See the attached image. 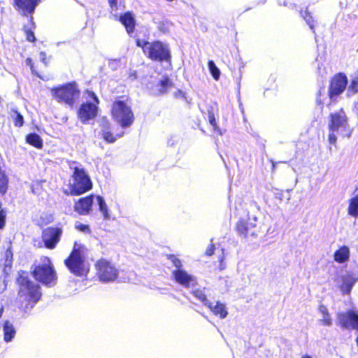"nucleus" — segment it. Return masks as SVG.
I'll use <instances>...</instances> for the list:
<instances>
[{
    "mask_svg": "<svg viewBox=\"0 0 358 358\" xmlns=\"http://www.w3.org/2000/svg\"><path fill=\"white\" fill-rule=\"evenodd\" d=\"M29 21L31 24L30 28L24 27L22 29L24 33L26 40L31 43H35L36 41V38L35 36L34 29L36 28V24L34 22L33 17L31 16Z\"/></svg>",
    "mask_w": 358,
    "mask_h": 358,
    "instance_id": "a878e982",
    "label": "nucleus"
},
{
    "mask_svg": "<svg viewBox=\"0 0 358 358\" xmlns=\"http://www.w3.org/2000/svg\"><path fill=\"white\" fill-rule=\"evenodd\" d=\"M3 307L1 306L0 308V318L1 317L2 315H3Z\"/></svg>",
    "mask_w": 358,
    "mask_h": 358,
    "instance_id": "3c124183",
    "label": "nucleus"
},
{
    "mask_svg": "<svg viewBox=\"0 0 358 358\" xmlns=\"http://www.w3.org/2000/svg\"><path fill=\"white\" fill-rule=\"evenodd\" d=\"M96 199L98 205H99V209L103 214V219H105V220L108 219L109 215H108V206H107L103 198L100 195H97V196H96Z\"/></svg>",
    "mask_w": 358,
    "mask_h": 358,
    "instance_id": "7c9ffc66",
    "label": "nucleus"
},
{
    "mask_svg": "<svg viewBox=\"0 0 358 358\" xmlns=\"http://www.w3.org/2000/svg\"><path fill=\"white\" fill-rule=\"evenodd\" d=\"M300 13L302 17L309 25V27L314 31L315 20L311 13L308 10V8H306L304 10H301Z\"/></svg>",
    "mask_w": 358,
    "mask_h": 358,
    "instance_id": "473e14b6",
    "label": "nucleus"
},
{
    "mask_svg": "<svg viewBox=\"0 0 358 358\" xmlns=\"http://www.w3.org/2000/svg\"><path fill=\"white\" fill-rule=\"evenodd\" d=\"M110 115L122 128L129 127L134 124L135 116L128 95L120 96L112 103Z\"/></svg>",
    "mask_w": 358,
    "mask_h": 358,
    "instance_id": "7ed1b4c3",
    "label": "nucleus"
},
{
    "mask_svg": "<svg viewBox=\"0 0 358 358\" xmlns=\"http://www.w3.org/2000/svg\"><path fill=\"white\" fill-rule=\"evenodd\" d=\"M31 275L38 282L46 287H52L57 282V275L51 259L41 255L36 259L31 268Z\"/></svg>",
    "mask_w": 358,
    "mask_h": 358,
    "instance_id": "f03ea898",
    "label": "nucleus"
},
{
    "mask_svg": "<svg viewBox=\"0 0 358 358\" xmlns=\"http://www.w3.org/2000/svg\"><path fill=\"white\" fill-rule=\"evenodd\" d=\"M348 78L344 73H336L330 80L328 96L330 99L338 96L346 88Z\"/></svg>",
    "mask_w": 358,
    "mask_h": 358,
    "instance_id": "9b49d317",
    "label": "nucleus"
},
{
    "mask_svg": "<svg viewBox=\"0 0 358 358\" xmlns=\"http://www.w3.org/2000/svg\"><path fill=\"white\" fill-rule=\"evenodd\" d=\"M319 310L320 313L323 315V318L320 320L322 324L325 326H330L332 323V320L330 317L329 311L327 308V307L324 305H320L319 306Z\"/></svg>",
    "mask_w": 358,
    "mask_h": 358,
    "instance_id": "2f4dec72",
    "label": "nucleus"
},
{
    "mask_svg": "<svg viewBox=\"0 0 358 358\" xmlns=\"http://www.w3.org/2000/svg\"><path fill=\"white\" fill-rule=\"evenodd\" d=\"M224 259V254L222 255V257H220V266L219 268L220 271H222L225 268V265L223 264V261Z\"/></svg>",
    "mask_w": 358,
    "mask_h": 358,
    "instance_id": "09e8293b",
    "label": "nucleus"
},
{
    "mask_svg": "<svg viewBox=\"0 0 358 358\" xmlns=\"http://www.w3.org/2000/svg\"><path fill=\"white\" fill-rule=\"evenodd\" d=\"M16 282L18 285L17 294L20 298L30 303V308L41 299L42 292L41 286L29 279L27 272L20 271L18 272Z\"/></svg>",
    "mask_w": 358,
    "mask_h": 358,
    "instance_id": "20e7f679",
    "label": "nucleus"
},
{
    "mask_svg": "<svg viewBox=\"0 0 358 358\" xmlns=\"http://www.w3.org/2000/svg\"><path fill=\"white\" fill-rule=\"evenodd\" d=\"M26 142L37 149H41L43 145L42 138L36 133L28 134L26 136Z\"/></svg>",
    "mask_w": 358,
    "mask_h": 358,
    "instance_id": "b1692460",
    "label": "nucleus"
},
{
    "mask_svg": "<svg viewBox=\"0 0 358 358\" xmlns=\"http://www.w3.org/2000/svg\"><path fill=\"white\" fill-rule=\"evenodd\" d=\"M355 342L357 345L358 346V336L356 337Z\"/></svg>",
    "mask_w": 358,
    "mask_h": 358,
    "instance_id": "864d4df0",
    "label": "nucleus"
},
{
    "mask_svg": "<svg viewBox=\"0 0 358 358\" xmlns=\"http://www.w3.org/2000/svg\"><path fill=\"white\" fill-rule=\"evenodd\" d=\"M50 91L52 98L57 103L65 104L71 108L76 107L80 96V90L75 81L53 87Z\"/></svg>",
    "mask_w": 358,
    "mask_h": 358,
    "instance_id": "39448f33",
    "label": "nucleus"
},
{
    "mask_svg": "<svg viewBox=\"0 0 358 358\" xmlns=\"http://www.w3.org/2000/svg\"><path fill=\"white\" fill-rule=\"evenodd\" d=\"M173 96L174 98L176 99H184L185 101H187V96H186V94L185 92H184L183 91H182L181 90H177L174 94H173Z\"/></svg>",
    "mask_w": 358,
    "mask_h": 358,
    "instance_id": "c03bdc74",
    "label": "nucleus"
},
{
    "mask_svg": "<svg viewBox=\"0 0 358 358\" xmlns=\"http://www.w3.org/2000/svg\"><path fill=\"white\" fill-rule=\"evenodd\" d=\"M96 275L100 281L109 282L116 280L119 276V270L113 263L106 258H100L94 264Z\"/></svg>",
    "mask_w": 358,
    "mask_h": 358,
    "instance_id": "1a4fd4ad",
    "label": "nucleus"
},
{
    "mask_svg": "<svg viewBox=\"0 0 358 358\" xmlns=\"http://www.w3.org/2000/svg\"><path fill=\"white\" fill-rule=\"evenodd\" d=\"M348 90L352 92V94H356L358 92V75L354 76L350 83Z\"/></svg>",
    "mask_w": 358,
    "mask_h": 358,
    "instance_id": "4c0bfd02",
    "label": "nucleus"
},
{
    "mask_svg": "<svg viewBox=\"0 0 358 358\" xmlns=\"http://www.w3.org/2000/svg\"><path fill=\"white\" fill-rule=\"evenodd\" d=\"M3 340L6 342H10L15 336V330L13 325L8 321L6 320L3 324Z\"/></svg>",
    "mask_w": 358,
    "mask_h": 358,
    "instance_id": "393cba45",
    "label": "nucleus"
},
{
    "mask_svg": "<svg viewBox=\"0 0 358 358\" xmlns=\"http://www.w3.org/2000/svg\"><path fill=\"white\" fill-rule=\"evenodd\" d=\"M334 133V132H331L329 134L328 140H329V143L333 144V145H336V141H337V138H336V136H335V134Z\"/></svg>",
    "mask_w": 358,
    "mask_h": 358,
    "instance_id": "49530a36",
    "label": "nucleus"
},
{
    "mask_svg": "<svg viewBox=\"0 0 358 358\" xmlns=\"http://www.w3.org/2000/svg\"><path fill=\"white\" fill-rule=\"evenodd\" d=\"M173 280L179 285L188 288L197 285L196 278L189 274L185 269H175L172 271Z\"/></svg>",
    "mask_w": 358,
    "mask_h": 358,
    "instance_id": "2eb2a0df",
    "label": "nucleus"
},
{
    "mask_svg": "<svg viewBox=\"0 0 358 358\" xmlns=\"http://www.w3.org/2000/svg\"><path fill=\"white\" fill-rule=\"evenodd\" d=\"M41 186L39 184H36L35 186L33 185L31 187V191L34 194L38 193V189L41 188Z\"/></svg>",
    "mask_w": 358,
    "mask_h": 358,
    "instance_id": "8fccbe9b",
    "label": "nucleus"
},
{
    "mask_svg": "<svg viewBox=\"0 0 358 358\" xmlns=\"http://www.w3.org/2000/svg\"><path fill=\"white\" fill-rule=\"evenodd\" d=\"M9 178L0 166V195L4 196L8 189Z\"/></svg>",
    "mask_w": 358,
    "mask_h": 358,
    "instance_id": "bb28decb",
    "label": "nucleus"
},
{
    "mask_svg": "<svg viewBox=\"0 0 358 358\" xmlns=\"http://www.w3.org/2000/svg\"><path fill=\"white\" fill-rule=\"evenodd\" d=\"M6 210L2 207V203L0 201V229H4L6 224Z\"/></svg>",
    "mask_w": 358,
    "mask_h": 358,
    "instance_id": "e433bc0d",
    "label": "nucleus"
},
{
    "mask_svg": "<svg viewBox=\"0 0 358 358\" xmlns=\"http://www.w3.org/2000/svg\"><path fill=\"white\" fill-rule=\"evenodd\" d=\"M94 195L91 194L78 199L73 205V210L80 215H87L92 210Z\"/></svg>",
    "mask_w": 358,
    "mask_h": 358,
    "instance_id": "dca6fc26",
    "label": "nucleus"
},
{
    "mask_svg": "<svg viewBox=\"0 0 358 358\" xmlns=\"http://www.w3.org/2000/svg\"><path fill=\"white\" fill-rule=\"evenodd\" d=\"M349 257L350 250L346 245L340 247L334 254V259L338 263H344L349 259Z\"/></svg>",
    "mask_w": 358,
    "mask_h": 358,
    "instance_id": "5701e85b",
    "label": "nucleus"
},
{
    "mask_svg": "<svg viewBox=\"0 0 358 358\" xmlns=\"http://www.w3.org/2000/svg\"><path fill=\"white\" fill-rule=\"evenodd\" d=\"M40 58H41V60L44 63V64L45 66L48 65V61H47V57H46V54L45 52H40Z\"/></svg>",
    "mask_w": 358,
    "mask_h": 358,
    "instance_id": "de8ad7c7",
    "label": "nucleus"
},
{
    "mask_svg": "<svg viewBox=\"0 0 358 358\" xmlns=\"http://www.w3.org/2000/svg\"><path fill=\"white\" fill-rule=\"evenodd\" d=\"M13 250L11 247L8 248L4 254V269L6 270V268H8L9 269L11 268L12 263H13Z\"/></svg>",
    "mask_w": 358,
    "mask_h": 358,
    "instance_id": "72a5a7b5",
    "label": "nucleus"
},
{
    "mask_svg": "<svg viewBox=\"0 0 358 358\" xmlns=\"http://www.w3.org/2000/svg\"><path fill=\"white\" fill-rule=\"evenodd\" d=\"M75 228L78 231L86 234H90L92 232L90 227L88 224H85L81 222H76L75 224Z\"/></svg>",
    "mask_w": 358,
    "mask_h": 358,
    "instance_id": "ea45409f",
    "label": "nucleus"
},
{
    "mask_svg": "<svg viewBox=\"0 0 358 358\" xmlns=\"http://www.w3.org/2000/svg\"><path fill=\"white\" fill-rule=\"evenodd\" d=\"M72 182L69 185V194L79 196L90 191L93 187L92 181L84 169L75 166L71 175Z\"/></svg>",
    "mask_w": 358,
    "mask_h": 358,
    "instance_id": "0eeeda50",
    "label": "nucleus"
},
{
    "mask_svg": "<svg viewBox=\"0 0 358 358\" xmlns=\"http://www.w3.org/2000/svg\"><path fill=\"white\" fill-rule=\"evenodd\" d=\"M39 0H13V6L15 10L22 16L32 15Z\"/></svg>",
    "mask_w": 358,
    "mask_h": 358,
    "instance_id": "4468645a",
    "label": "nucleus"
},
{
    "mask_svg": "<svg viewBox=\"0 0 358 358\" xmlns=\"http://www.w3.org/2000/svg\"><path fill=\"white\" fill-rule=\"evenodd\" d=\"M84 94H87L92 101L83 102L80 105L77 110V117L83 124H87L97 116L100 101L93 91L86 90Z\"/></svg>",
    "mask_w": 358,
    "mask_h": 358,
    "instance_id": "6e6552de",
    "label": "nucleus"
},
{
    "mask_svg": "<svg viewBox=\"0 0 358 358\" xmlns=\"http://www.w3.org/2000/svg\"><path fill=\"white\" fill-rule=\"evenodd\" d=\"M52 222V220H48V221L47 222H45V224H48V223H50V222Z\"/></svg>",
    "mask_w": 358,
    "mask_h": 358,
    "instance_id": "6e6d98bb",
    "label": "nucleus"
},
{
    "mask_svg": "<svg viewBox=\"0 0 358 358\" xmlns=\"http://www.w3.org/2000/svg\"><path fill=\"white\" fill-rule=\"evenodd\" d=\"M166 257L172 262L173 265L176 268V269L182 268V262L175 255L169 254L166 255Z\"/></svg>",
    "mask_w": 358,
    "mask_h": 358,
    "instance_id": "c9c22d12",
    "label": "nucleus"
},
{
    "mask_svg": "<svg viewBox=\"0 0 358 358\" xmlns=\"http://www.w3.org/2000/svg\"><path fill=\"white\" fill-rule=\"evenodd\" d=\"M256 224L250 222L248 220L241 219L236 223V231L238 234L244 238L248 236H257V231Z\"/></svg>",
    "mask_w": 358,
    "mask_h": 358,
    "instance_id": "f3484780",
    "label": "nucleus"
},
{
    "mask_svg": "<svg viewBox=\"0 0 358 358\" xmlns=\"http://www.w3.org/2000/svg\"><path fill=\"white\" fill-rule=\"evenodd\" d=\"M301 358H313V357L308 355H304L301 357Z\"/></svg>",
    "mask_w": 358,
    "mask_h": 358,
    "instance_id": "603ef678",
    "label": "nucleus"
},
{
    "mask_svg": "<svg viewBox=\"0 0 358 358\" xmlns=\"http://www.w3.org/2000/svg\"><path fill=\"white\" fill-rule=\"evenodd\" d=\"M120 22L124 27L128 34L131 35L134 32L136 27V20L134 14L130 11H127L122 14L119 17Z\"/></svg>",
    "mask_w": 358,
    "mask_h": 358,
    "instance_id": "a211bd4d",
    "label": "nucleus"
},
{
    "mask_svg": "<svg viewBox=\"0 0 358 358\" xmlns=\"http://www.w3.org/2000/svg\"><path fill=\"white\" fill-rule=\"evenodd\" d=\"M148 39V36L147 39H135L136 45L141 48L144 55L155 62L171 64L172 56L169 45L159 40L150 42Z\"/></svg>",
    "mask_w": 358,
    "mask_h": 358,
    "instance_id": "f257e3e1",
    "label": "nucleus"
},
{
    "mask_svg": "<svg viewBox=\"0 0 358 358\" xmlns=\"http://www.w3.org/2000/svg\"><path fill=\"white\" fill-rule=\"evenodd\" d=\"M26 64L30 67L32 73H34L38 77H40V75L38 74L37 70L34 67V64L31 58L28 57L26 59Z\"/></svg>",
    "mask_w": 358,
    "mask_h": 358,
    "instance_id": "79ce46f5",
    "label": "nucleus"
},
{
    "mask_svg": "<svg viewBox=\"0 0 358 358\" xmlns=\"http://www.w3.org/2000/svg\"><path fill=\"white\" fill-rule=\"evenodd\" d=\"M191 294L206 306H207V305L210 302L208 300L207 296L204 291V288L203 289L197 288V289H193L191 292Z\"/></svg>",
    "mask_w": 358,
    "mask_h": 358,
    "instance_id": "c756f323",
    "label": "nucleus"
},
{
    "mask_svg": "<svg viewBox=\"0 0 358 358\" xmlns=\"http://www.w3.org/2000/svg\"><path fill=\"white\" fill-rule=\"evenodd\" d=\"M123 134H124V133L122 132V133H121V134H117V136H118V137H121V136H123Z\"/></svg>",
    "mask_w": 358,
    "mask_h": 358,
    "instance_id": "5fc2aeb1",
    "label": "nucleus"
},
{
    "mask_svg": "<svg viewBox=\"0 0 358 358\" xmlns=\"http://www.w3.org/2000/svg\"><path fill=\"white\" fill-rule=\"evenodd\" d=\"M157 85L159 87L157 92V95L166 94L169 90L174 86L173 83L168 76H164L158 82Z\"/></svg>",
    "mask_w": 358,
    "mask_h": 358,
    "instance_id": "4be33fe9",
    "label": "nucleus"
},
{
    "mask_svg": "<svg viewBox=\"0 0 358 358\" xmlns=\"http://www.w3.org/2000/svg\"><path fill=\"white\" fill-rule=\"evenodd\" d=\"M207 307L212 311V313L220 319H224L227 317L228 312L225 305L222 303L217 301L215 305L211 302L207 305Z\"/></svg>",
    "mask_w": 358,
    "mask_h": 358,
    "instance_id": "412c9836",
    "label": "nucleus"
},
{
    "mask_svg": "<svg viewBox=\"0 0 358 358\" xmlns=\"http://www.w3.org/2000/svg\"><path fill=\"white\" fill-rule=\"evenodd\" d=\"M208 117L210 124L212 125L214 130H216L218 128V126L217 124L215 115L212 107H210V108L208 110Z\"/></svg>",
    "mask_w": 358,
    "mask_h": 358,
    "instance_id": "58836bf2",
    "label": "nucleus"
},
{
    "mask_svg": "<svg viewBox=\"0 0 358 358\" xmlns=\"http://www.w3.org/2000/svg\"><path fill=\"white\" fill-rule=\"evenodd\" d=\"M63 229L59 226H50L41 231V240L45 248L55 249L61 241Z\"/></svg>",
    "mask_w": 358,
    "mask_h": 358,
    "instance_id": "9d476101",
    "label": "nucleus"
},
{
    "mask_svg": "<svg viewBox=\"0 0 358 358\" xmlns=\"http://www.w3.org/2000/svg\"><path fill=\"white\" fill-rule=\"evenodd\" d=\"M215 245L214 243H210L208 245L206 251H205V255L206 256H212L215 253Z\"/></svg>",
    "mask_w": 358,
    "mask_h": 358,
    "instance_id": "37998d69",
    "label": "nucleus"
},
{
    "mask_svg": "<svg viewBox=\"0 0 358 358\" xmlns=\"http://www.w3.org/2000/svg\"><path fill=\"white\" fill-rule=\"evenodd\" d=\"M348 213L352 217H358V194L349 200Z\"/></svg>",
    "mask_w": 358,
    "mask_h": 358,
    "instance_id": "c85d7f7f",
    "label": "nucleus"
},
{
    "mask_svg": "<svg viewBox=\"0 0 358 358\" xmlns=\"http://www.w3.org/2000/svg\"><path fill=\"white\" fill-rule=\"evenodd\" d=\"M84 249L83 245L74 242L72 250L64 262L69 271L76 276L85 275L89 271L85 264Z\"/></svg>",
    "mask_w": 358,
    "mask_h": 358,
    "instance_id": "423d86ee",
    "label": "nucleus"
},
{
    "mask_svg": "<svg viewBox=\"0 0 358 358\" xmlns=\"http://www.w3.org/2000/svg\"><path fill=\"white\" fill-rule=\"evenodd\" d=\"M27 305H30L31 306V304L28 303H27ZM26 308H28V306H26Z\"/></svg>",
    "mask_w": 358,
    "mask_h": 358,
    "instance_id": "4d7b16f0",
    "label": "nucleus"
},
{
    "mask_svg": "<svg viewBox=\"0 0 358 358\" xmlns=\"http://www.w3.org/2000/svg\"><path fill=\"white\" fill-rule=\"evenodd\" d=\"M158 29L163 32L166 33L169 31V25L168 21H160L158 22L157 25Z\"/></svg>",
    "mask_w": 358,
    "mask_h": 358,
    "instance_id": "a19ab883",
    "label": "nucleus"
},
{
    "mask_svg": "<svg viewBox=\"0 0 358 358\" xmlns=\"http://www.w3.org/2000/svg\"><path fill=\"white\" fill-rule=\"evenodd\" d=\"M111 12H116L118 10V0H108Z\"/></svg>",
    "mask_w": 358,
    "mask_h": 358,
    "instance_id": "a18cd8bd",
    "label": "nucleus"
},
{
    "mask_svg": "<svg viewBox=\"0 0 358 358\" xmlns=\"http://www.w3.org/2000/svg\"><path fill=\"white\" fill-rule=\"evenodd\" d=\"M101 137L103 139L108 143H113L116 141L117 136H115L111 131L110 123L108 120L103 121L101 124Z\"/></svg>",
    "mask_w": 358,
    "mask_h": 358,
    "instance_id": "6ab92c4d",
    "label": "nucleus"
},
{
    "mask_svg": "<svg viewBox=\"0 0 358 358\" xmlns=\"http://www.w3.org/2000/svg\"><path fill=\"white\" fill-rule=\"evenodd\" d=\"M2 229H0V230H1Z\"/></svg>",
    "mask_w": 358,
    "mask_h": 358,
    "instance_id": "13d9d810",
    "label": "nucleus"
},
{
    "mask_svg": "<svg viewBox=\"0 0 358 358\" xmlns=\"http://www.w3.org/2000/svg\"><path fill=\"white\" fill-rule=\"evenodd\" d=\"M337 324L342 329L358 330V314L352 310L338 313Z\"/></svg>",
    "mask_w": 358,
    "mask_h": 358,
    "instance_id": "f8f14e48",
    "label": "nucleus"
},
{
    "mask_svg": "<svg viewBox=\"0 0 358 358\" xmlns=\"http://www.w3.org/2000/svg\"><path fill=\"white\" fill-rule=\"evenodd\" d=\"M347 126L348 117L343 108H341L338 111L329 115L328 128L331 132L337 131L341 128L345 129Z\"/></svg>",
    "mask_w": 358,
    "mask_h": 358,
    "instance_id": "ddd939ff",
    "label": "nucleus"
},
{
    "mask_svg": "<svg viewBox=\"0 0 358 358\" xmlns=\"http://www.w3.org/2000/svg\"><path fill=\"white\" fill-rule=\"evenodd\" d=\"M209 71L211 73V76L215 80H218L220 77V69L217 67L213 61L210 60L208 62Z\"/></svg>",
    "mask_w": 358,
    "mask_h": 358,
    "instance_id": "f704fd0d",
    "label": "nucleus"
},
{
    "mask_svg": "<svg viewBox=\"0 0 358 358\" xmlns=\"http://www.w3.org/2000/svg\"><path fill=\"white\" fill-rule=\"evenodd\" d=\"M10 117L13 120V124L16 127H22L24 124L23 115L18 111L16 108H13L9 113Z\"/></svg>",
    "mask_w": 358,
    "mask_h": 358,
    "instance_id": "cd10ccee",
    "label": "nucleus"
},
{
    "mask_svg": "<svg viewBox=\"0 0 358 358\" xmlns=\"http://www.w3.org/2000/svg\"><path fill=\"white\" fill-rule=\"evenodd\" d=\"M357 280L352 274H346L342 276V283L340 285V289L343 292V294H350L352 288Z\"/></svg>",
    "mask_w": 358,
    "mask_h": 358,
    "instance_id": "aec40b11",
    "label": "nucleus"
}]
</instances>
